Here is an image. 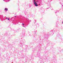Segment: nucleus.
<instances>
[{
  "instance_id": "nucleus-7",
  "label": "nucleus",
  "mask_w": 63,
  "mask_h": 63,
  "mask_svg": "<svg viewBox=\"0 0 63 63\" xmlns=\"http://www.w3.org/2000/svg\"><path fill=\"white\" fill-rule=\"evenodd\" d=\"M4 0V1L5 0Z\"/></svg>"
},
{
  "instance_id": "nucleus-1",
  "label": "nucleus",
  "mask_w": 63,
  "mask_h": 63,
  "mask_svg": "<svg viewBox=\"0 0 63 63\" xmlns=\"http://www.w3.org/2000/svg\"><path fill=\"white\" fill-rule=\"evenodd\" d=\"M34 5H35V6H38V4L36 2H35V0L34 1Z\"/></svg>"
},
{
  "instance_id": "nucleus-6",
  "label": "nucleus",
  "mask_w": 63,
  "mask_h": 63,
  "mask_svg": "<svg viewBox=\"0 0 63 63\" xmlns=\"http://www.w3.org/2000/svg\"><path fill=\"white\" fill-rule=\"evenodd\" d=\"M22 24L23 25L24 24Z\"/></svg>"
},
{
  "instance_id": "nucleus-3",
  "label": "nucleus",
  "mask_w": 63,
  "mask_h": 63,
  "mask_svg": "<svg viewBox=\"0 0 63 63\" xmlns=\"http://www.w3.org/2000/svg\"><path fill=\"white\" fill-rule=\"evenodd\" d=\"M8 20H10V19H9V18H8Z\"/></svg>"
},
{
  "instance_id": "nucleus-4",
  "label": "nucleus",
  "mask_w": 63,
  "mask_h": 63,
  "mask_svg": "<svg viewBox=\"0 0 63 63\" xmlns=\"http://www.w3.org/2000/svg\"><path fill=\"white\" fill-rule=\"evenodd\" d=\"M6 19H8V18H7V17H6Z\"/></svg>"
},
{
  "instance_id": "nucleus-5",
  "label": "nucleus",
  "mask_w": 63,
  "mask_h": 63,
  "mask_svg": "<svg viewBox=\"0 0 63 63\" xmlns=\"http://www.w3.org/2000/svg\"><path fill=\"white\" fill-rule=\"evenodd\" d=\"M62 23H63V22H62Z\"/></svg>"
},
{
  "instance_id": "nucleus-8",
  "label": "nucleus",
  "mask_w": 63,
  "mask_h": 63,
  "mask_svg": "<svg viewBox=\"0 0 63 63\" xmlns=\"http://www.w3.org/2000/svg\"><path fill=\"white\" fill-rule=\"evenodd\" d=\"M15 17H16V16H15Z\"/></svg>"
},
{
  "instance_id": "nucleus-2",
  "label": "nucleus",
  "mask_w": 63,
  "mask_h": 63,
  "mask_svg": "<svg viewBox=\"0 0 63 63\" xmlns=\"http://www.w3.org/2000/svg\"><path fill=\"white\" fill-rule=\"evenodd\" d=\"M5 11H8V8H5Z\"/></svg>"
}]
</instances>
